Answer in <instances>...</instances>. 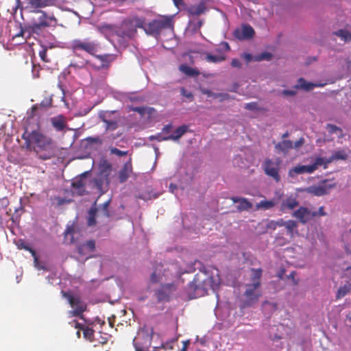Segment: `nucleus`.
Segmentation results:
<instances>
[{"label": "nucleus", "mask_w": 351, "mask_h": 351, "mask_svg": "<svg viewBox=\"0 0 351 351\" xmlns=\"http://www.w3.org/2000/svg\"><path fill=\"white\" fill-rule=\"evenodd\" d=\"M26 132L23 134L27 147L33 145L34 151L42 160H48L53 156L55 149L53 140L43 133L34 130L25 137Z\"/></svg>", "instance_id": "f257e3e1"}, {"label": "nucleus", "mask_w": 351, "mask_h": 351, "mask_svg": "<svg viewBox=\"0 0 351 351\" xmlns=\"http://www.w3.org/2000/svg\"><path fill=\"white\" fill-rule=\"evenodd\" d=\"M174 27V16H162L160 19H154L148 23L144 24L143 29L147 35L152 36L154 37H158L162 31L164 29L173 30Z\"/></svg>", "instance_id": "f03ea898"}, {"label": "nucleus", "mask_w": 351, "mask_h": 351, "mask_svg": "<svg viewBox=\"0 0 351 351\" xmlns=\"http://www.w3.org/2000/svg\"><path fill=\"white\" fill-rule=\"evenodd\" d=\"M143 19L133 17L124 20L119 26V38H132L137 33V28L144 27Z\"/></svg>", "instance_id": "7ed1b4c3"}, {"label": "nucleus", "mask_w": 351, "mask_h": 351, "mask_svg": "<svg viewBox=\"0 0 351 351\" xmlns=\"http://www.w3.org/2000/svg\"><path fill=\"white\" fill-rule=\"evenodd\" d=\"M220 284V278L218 274L216 276H208L200 280L196 275L191 284V289L197 292V294L204 295L207 293L208 289L215 291Z\"/></svg>", "instance_id": "20e7f679"}, {"label": "nucleus", "mask_w": 351, "mask_h": 351, "mask_svg": "<svg viewBox=\"0 0 351 351\" xmlns=\"http://www.w3.org/2000/svg\"><path fill=\"white\" fill-rule=\"evenodd\" d=\"M98 48V43L90 41L88 39H75L71 43V49L77 57H79L78 52L80 51H84L91 56H95Z\"/></svg>", "instance_id": "39448f33"}, {"label": "nucleus", "mask_w": 351, "mask_h": 351, "mask_svg": "<svg viewBox=\"0 0 351 351\" xmlns=\"http://www.w3.org/2000/svg\"><path fill=\"white\" fill-rule=\"evenodd\" d=\"M62 295L67 299L69 304L73 308L70 311L71 316L80 317L84 318L83 313L86 310V304L84 302L79 295L73 294L71 292L62 291Z\"/></svg>", "instance_id": "423d86ee"}, {"label": "nucleus", "mask_w": 351, "mask_h": 351, "mask_svg": "<svg viewBox=\"0 0 351 351\" xmlns=\"http://www.w3.org/2000/svg\"><path fill=\"white\" fill-rule=\"evenodd\" d=\"M282 160L277 158L275 160L266 158L263 164V169L267 176L271 178L275 182L280 181V170Z\"/></svg>", "instance_id": "0eeeda50"}, {"label": "nucleus", "mask_w": 351, "mask_h": 351, "mask_svg": "<svg viewBox=\"0 0 351 351\" xmlns=\"http://www.w3.org/2000/svg\"><path fill=\"white\" fill-rule=\"evenodd\" d=\"M324 162V158L317 157L315 158L313 164L310 165H298L291 169L289 171V175L293 177L295 175L303 173H312L322 166Z\"/></svg>", "instance_id": "6e6552de"}, {"label": "nucleus", "mask_w": 351, "mask_h": 351, "mask_svg": "<svg viewBox=\"0 0 351 351\" xmlns=\"http://www.w3.org/2000/svg\"><path fill=\"white\" fill-rule=\"evenodd\" d=\"M258 282L247 285V289L244 293V295L245 296V299L243 302L244 307L250 306L258 301L261 296V292L258 290Z\"/></svg>", "instance_id": "1a4fd4ad"}, {"label": "nucleus", "mask_w": 351, "mask_h": 351, "mask_svg": "<svg viewBox=\"0 0 351 351\" xmlns=\"http://www.w3.org/2000/svg\"><path fill=\"white\" fill-rule=\"evenodd\" d=\"M56 0H17V7L20 8L38 9L51 6Z\"/></svg>", "instance_id": "9d476101"}, {"label": "nucleus", "mask_w": 351, "mask_h": 351, "mask_svg": "<svg viewBox=\"0 0 351 351\" xmlns=\"http://www.w3.org/2000/svg\"><path fill=\"white\" fill-rule=\"evenodd\" d=\"M292 216L301 223L306 224L315 218V213H312L307 207L300 206L293 213Z\"/></svg>", "instance_id": "9b49d317"}, {"label": "nucleus", "mask_w": 351, "mask_h": 351, "mask_svg": "<svg viewBox=\"0 0 351 351\" xmlns=\"http://www.w3.org/2000/svg\"><path fill=\"white\" fill-rule=\"evenodd\" d=\"M327 182L328 180H325L323 181L321 185L311 186L308 188L307 191L316 196H322L326 195L329 193V191L331 189L336 186V184L335 182L327 184Z\"/></svg>", "instance_id": "f8f14e48"}, {"label": "nucleus", "mask_w": 351, "mask_h": 351, "mask_svg": "<svg viewBox=\"0 0 351 351\" xmlns=\"http://www.w3.org/2000/svg\"><path fill=\"white\" fill-rule=\"evenodd\" d=\"M176 289V286L173 283H167L163 285L161 288L155 293L158 302L168 301L170 293Z\"/></svg>", "instance_id": "ddd939ff"}, {"label": "nucleus", "mask_w": 351, "mask_h": 351, "mask_svg": "<svg viewBox=\"0 0 351 351\" xmlns=\"http://www.w3.org/2000/svg\"><path fill=\"white\" fill-rule=\"evenodd\" d=\"M37 12H40L41 15L38 18V23L34 24L35 27L40 29L41 27L51 26L53 23H56V19L53 14L47 15V13L43 11L38 10Z\"/></svg>", "instance_id": "4468645a"}, {"label": "nucleus", "mask_w": 351, "mask_h": 351, "mask_svg": "<svg viewBox=\"0 0 351 351\" xmlns=\"http://www.w3.org/2000/svg\"><path fill=\"white\" fill-rule=\"evenodd\" d=\"M132 158H130L128 161L124 163L121 169L119 171V180L121 183L127 181L130 175L132 173Z\"/></svg>", "instance_id": "2eb2a0df"}, {"label": "nucleus", "mask_w": 351, "mask_h": 351, "mask_svg": "<svg viewBox=\"0 0 351 351\" xmlns=\"http://www.w3.org/2000/svg\"><path fill=\"white\" fill-rule=\"evenodd\" d=\"M98 29L108 39H110V37L114 36L119 37V26L110 24H103L98 27Z\"/></svg>", "instance_id": "dca6fc26"}, {"label": "nucleus", "mask_w": 351, "mask_h": 351, "mask_svg": "<svg viewBox=\"0 0 351 351\" xmlns=\"http://www.w3.org/2000/svg\"><path fill=\"white\" fill-rule=\"evenodd\" d=\"M254 29L249 25H243L241 30L237 29L234 35L239 39H250L254 35Z\"/></svg>", "instance_id": "f3484780"}, {"label": "nucleus", "mask_w": 351, "mask_h": 351, "mask_svg": "<svg viewBox=\"0 0 351 351\" xmlns=\"http://www.w3.org/2000/svg\"><path fill=\"white\" fill-rule=\"evenodd\" d=\"M115 112H107L103 115H100V119L104 122L106 125V130H112L114 131L118 128L117 120H111L110 119L111 115L114 114Z\"/></svg>", "instance_id": "a211bd4d"}, {"label": "nucleus", "mask_w": 351, "mask_h": 351, "mask_svg": "<svg viewBox=\"0 0 351 351\" xmlns=\"http://www.w3.org/2000/svg\"><path fill=\"white\" fill-rule=\"evenodd\" d=\"M230 199L234 203H239L237 208L239 211L248 210L253 206L252 204L248 201L247 199L244 197H232Z\"/></svg>", "instance_id": "6ab92c4d"}, {"label": "nucleus", "mask_w": 351, "mask_h": 351, "mask_svg": "<svg viewBox=\"0 0 351 351\" xmlns=\"http://www.w3.org/2000/svg\"><path fill=\"white\" fill-rule=\"evenodd\" d=\"M348 154L343 150H339L335 152L332 156L328 158H324L323 166L324 169L328 168V164L337 160H346Z\"/></svg>", "instance_id": "aec40b11"}, {"label": "nucleus", "mask_w": 351, "mask_h": 351, "mask_svg": "<svg viewBox=\"0 0 351 351\" xmlns=\"http://www.w3.org/2000/svg\"><path fill=\"white\" fill-rule=\"evenodd\" d=\"M95 249V241L94 240H90L86 241L85 243L80 245L77 247V252L82 256L86 255L88 252H92Z\"/></svg>", "instance_id": "412c9836"}, {"label": "nucleus", "mask_w": 351, "mask_h": 351, "mask_svg": "<svg viewBox=\"0 0 351 351\" xmlns=\"http://www.w3.org/2000/svg\"><path fill=\"white\" fill-rule=\"evenodd\" d=\"M206 10V7L204 3L201 2L197 5H191L187 12L189 15L197 16L204 14Z\"/></svg>", "instance_id": "4be33fe9"}, {"label": "nucleus", "mask_w": 351, "mask_h": 351, "mask_svg": "<svg viewBox=\"0 0 351 351\" xmlns=\"http://www.w3.org/2000/svg\"><path fill=\"white\" fill-rule=\"evenodd\" d=\"M299 205L298 201L294 197H288L281 204V210H293Z\"/></svg>", "instance_id": "5701e85b"}, {"label": "nucleus", "mask_w": 351, "mask_h": 351, "mask_svg": "<svg viewBox=\"0 0 351 351\" xmlns=\"http://www.w3.org/2000/svg\"><path fill=\"white\" fill-rule=\"evenodd\" d=\"M51 124L57 131H62L66 126L64 117L62 115L52 118Z\"/></svg>", "instance_id": "b1692460"}, {"label": "nucleus", "mask_w": 351, "mask_h": 351, "mask_svg": "<svg viewBox=\"0 0 351 351\" xmlns=\"http://www.w3.org/2000/svg\"><path fill=\"white\" fill-rule=\"evenodd\" d=\"M322 86V85H320V86ZM316 86H319V85L311 82H308L304 78L300 77L298 79V83L295 86V88L298 89H303L308 91L312 90L314 87Z\"/></svg>", "instance_id": "393cba45"}, {"label": "nucleus", "mask_w": 351, "mask_h": 351, "mask_svg": "<svg viewBox=\"0 0 351 351\" xmlns=\"http://www.w3.org/2000/svg\"><path fill=\"white\" fill-rule=\"evenodd\" d=\"M285 227L287 230V234H289L291 238H293L295 234H298V223L295 221H286V224Z\"/></svg>", "instance_id": "a878e982"}, {"label": "nucleus", "mask_w": 351, "mask_h": 351, "mask_svg": "<svg viewBox=\"0 0 351 351\" xmlns=\"http://www.w3.org/2000/svg\"><path fill=\"white\" fill-rule=\"evenodd\" d=\"M189 128L186 125L178 127L172 134L168 136L169 140H179L188 130Z\"/></svg>", "instance_id": "bb28decb"}, {"label": "nucleus", "mask_w": 351, "mask_h": 351, "mask_svg": "<svg viewBox=\"0 0 351 351\" xmlns=\"http://www.w3.org/2000/svg\"><path fill=\"white\" fill-rule=\"evenodd\" d=\"M180 71L190 77H197L199 75V71L196 69H193L186 64L180 66Z\"/></svg>", "instance_id": "cd10ccee"}, {"label": "nucleus", "mask_w": 351, "mask_h": 351, "mask_svg": "<svg viewBox=\"0 0 351 351\" xmlns=\"http://www.w3.org/2000/svg\"><path fill=\"white\" fill-rule=\"evenodd\" d=\"M275 148L283 153H287L289 150L293 148V143L289 140H285L277 143Z\"/></svg>", "instance_id": "c85d7f7f"}, {"label": "nucleus", "mask_w": 351, "mask_h": 351, "mask_svg": "<svg viewBox=\"0 0 351 351\" xmlns=\"http://www.w3.org/2000/svg\"><path fill=\"white\" fill-rule=\"evenodd\" d=\"M276 204V201L273 199L270 200H262L258 204H256V208L257 209H262L264 210H269L275 206Z\"/></svg>", "instance_id": "c756f323"}, {"label": "nucleus", "mask_w": 351, "mask_h": 351, "mask_svg": "<svg viewBox=\"0 0 351 351\" xmlns=\"http://www.w3.org/2000/svg\"><path fill=\"white\" fill-rule=\"evenodd\" d=\"M351 290V283L347 282L343 286L340 287L337 291L336 298L340 299L347 295Z\"/></svg>", "instance_id": "7c9ffc66"}, {"label": "nucleus", "mask_w": 351, "mask_h": 351, "mask_svg": "<svg viewBox=\"0 0 351 351\" xmlns=\"http://www.w3.org/2000/svg\"><path fill=\"white\" fill-rule=\"evenodd\" d=\"M89 64V61L84 58H81L79 60H73L69 64L70 67L75 69H82Z\"/></svg>", "instance_id": "2f4dec72"}, {"label": "nucleus", "mask_w": 351, "mask_h": 351, "mask_svg": "<svg viewBox=\"0 0 351 351\" xmlns=\"http://www.w3.org/2000/svg\"><path fill=\"white\" fill-rule=\"evenodd\" d=\"M97 59L101 62V64L97 69L108 68L110 66V60H109L110 55H96L94 56Z\"/></svg>", "instance_id": "473e14b6"}, {"label": "nucleus", "mask_w": 351, "mask_h": 351, "mask_svg": "<svg viewBox=\"0 0 351 351\" xmlns=\"http://www.w3.org/2000/svg\"><path fill=\"white\" fill-rule=\"evenodd\" d=\"M206 60L208 62L218 63V62H223V60H225L226 56L223 54L215 56V55L207 53L206 56Z\"/></svg>", "instance_id": "72a5a7b5"}, {"label": "nucleus", "mask_w": 351, "mask_h": 351, "mask_svg": "<svg viewBox=\"0 0 351 351\" xmlns=\"http://www.w3.org/2000/svg\"><path fill=\"white\" fill-rule=\"evenodd\" d=\"M333 34L340 37L341 40H344L345 42L351 41V33L346 30L339 29L337 32H334Z\"/></svg>", "instance_id": "f704fd0d"}, {"label": "nucleus", "mask_w": 351, "mask_h": 351, "mask_svg": "<svg viewBox=\"0 0 351 351\" xmlns=\"http://www.w3.org/2000/svg\"><path fill=\"white\" fill-rule=\"evenodd\" d=\"M252 284L258 283V287L261 286L260 280L262 276V269H252Z\"/></svg>", "instance_id": "c9c22d12"}, {"label": "nucleus", "mask_w": 351, "mask_h": 351, "mask_svg": "<svg viewBox=\"0 0 351 351\" xmlns=\"http://www.w3.org/2000/svg\"><path fill=\"white\" fill-rule=\"evenodd\" d=\"M97 209L96 208L91 207L88 211V225L92 226L96 224L95 217L97 215Z\"/></svg>", "instance_id": "e433bc0d"}, {"label": "nucleus", "mask_w": 351, "mask_h": 351, "mask_svg": "<svg viewBox=\"0 0 351 351\" xmlns=\"http://www.w3.org/2000/svg\"><path fill=\"white\" fill-rule=\"evenodd\" d=\"M110 204V200L105 202L100 209L97 211L101 213L104 216L109 217L110 216V212L108 210V206Z\"/></svg>", "instance_id": "4c0bfd02"}, {"label": "nucleus", "mask_w": 351, "mask_h": 351, "mask_svg": "<svg viewBox=\"0 0 351 351\" xmlns=\"http://www.w3.org/2000/svg\"><path fill=\"white\" fill-rule=\"evenodd\" d=\"M94 332L93 328L86 326L83 330L84 336L86 339L92 341L94 337Z\"/></svg>", "instance_id": "58836bf2"}, {"label": "nucleus", "mask_w": 351, "mask_h": 351, "mask_svg": "<svg viewBox=\"0 0 351 351\" xmlns=\"http://www.w3.org/2000/svg\"><path fill=\"white\" fill-rule=\"evenodd\" d=\"M53 99L51 97H45L44 99H43L40 103V106L43 108H49L52 106Z\"/></svg>", "instance_id": "ea45409f"}, {"label": "nucleus", "mask_w": 351, "mask_h": 351, "mask_svg": "<svg viewBox=\"0 0 351 351\" xmlns=\"http://www.w3.org/2000/svg\"><path fill=\"white\" fill-rule=\"evenodd\" d=\"M272 58V55L271 53H269V52H263L259 55H258L256 57V60H258V61H261V60H271Z\"/></svg>", "instance_id": "a19ab883"}, {"label": "nucleus", "mask_w": 351, "mask_h": 351, "mask_svg": "<svg viewBox=\"0 0 351 351\" xmlns=\"http://www.w3.org/2000/svg\"><path fill=\"white\" fill-rule=\"evenodd\" d=\"M110 151L112 154H115L118 156H125L128 154V151H121L116 147L110 148Z\"/></svg>", "instance_id": "79ce46f5"}, {"label": "nucleus", "mask_w": 351, "mask_h": 351, "mask_svg": "<svg viewBox=\"0 0 351 351\" xmlns=\"http://www.w3.org/2000/svg\"><path fill=\"white\" fill-rule=\"evenodd\" d=\"M84 186H85V184L82 179H79L73 182V183H72V186L74 189H79V190L84 189Z\"/></svg>", "instance_id": "37998d69"}, {"label": "nucleus", "mask_w": 351, "mask_h": 351, "mask_svg": "<svg viewBox=\"0 0 351 351\" xmlns=\"http://www.w3.org/2000/svg\"><path fill=\"white\" fill-rule=\"evenodd\" d=\"M150 141L156 140L158 141H169L168 136H164L161 134H157L156 135H152L149 136Z\"/></svg>", "instance_id": "c03bdc74"}, {"label": "nucleus", "mask_w": 351, "mask_h": 351, "mask_svg": "<svg viewBox=\"0 0 351 351\" xmlns=\"http://www.w3.org/2000/svg\"><path fill=\"white\" fill-rule=\"evenodd\" d=\"M47 51L46 48H43V49L39 51V56L43 61L49 62L50 60L47 57Z\"/></svg>", "instance_id": "a18cd8bd"}, {"label": "nucleus", "mask_w": 351, "mask_h": 351, "mask_svg": "<svg viewBox=\"0 0 351 351\" xmlns=\"http://www.w3.org/2000/svg\"><path fill=\"white\" fill-rule=\"evenodd\" d=\"M86 140L90 143H96V144H99V145H101L102 143V140L99 136H96V137L90 136V137H88L86 138Z\"/></svg>", "instance_id": "49530a36"}, {"label": "nucleus", "mask_w": 351, "mask_h": 351, "mask_svg": "<svg viewBox=\"0 0 351 351\" xmlns=\"http://www.w3.org/2000/svg\"><path fill=\"white\" fill-rule=\"evenodd\" d=\"M312 213H315V217L327 215V213L324 211V206H320L318 211H312Z\"/></svg>", "instance_id": "de8ad7c7"}, {"label": "nucleus", "mask_w": 351, "mask_h": 351, "mask_svg": "<svg viewBox=\"0 0 351 351\" xmlns=\"http://www.w3.org/2000/svg\"><path fill=\"white\" fill-rule=\"evenodd\" d=\"M245 108L249 110H258V105L256 102L247 103L245 106Z\"/></svg>", "instance_id": "09e8293b"}, {"label": "nucleus", "mask_w": 351, "mask_h": 351, "mask_svg": "<svg viewBox=\"0 0 351 351\" xmlns=\"http://www.w3.org/2000/svg\"><path fill=\"white\" fill-rule=\"evenodd\" d=\"M231 66L232 67L240 69L241 67V66H242V64H241V61L239 59L234 58V59L232 60Z\"/></svg>", "instance_id": "8fccbe9b"}, {"label": "nucleus", "mask_w": 351, "mask_h": 351, "mask_svg": "<svg viewBox=\"0 0 351 351\" xmlns=\"http://www.w3.org/2000/svg\"><path fill=\"white\" fill-rule=\"evenodd\" d=\"M266 228L267 229H270V230H276L277 228V226L276 225V221H269L267 225H266Z\"/></svg>", "instance_id": "3c124183"}, {"label": "nucleus", "mask_w": 351, "mask_h": 351, "mask_svg": "<svg viewBox=\"0 0 351 351\" xmlns=\"http://www.w3.org/2000/svg\"><path fill=\"white\" fill-rule=\"evenodd\" d=\"M175 6L178 8H180L182 7L185 6V3L184 0H172Z\"/></svg>", "instance_id": "603ef678"}, {"label": "nucleus", "mask_w": 351, "mask_h": 351, "mask_svg": "<svg viewBox=\"0 0 351 351\" xmlns=\"http://www.w3.org/2000/svg\"><path fill=\"white\" fill-rule=\"evenodd\" d=\"M282 94L285 96H294L296 94V91L293 90H284Z\"/></svg>", "instance_id": "864d4df0"}, {"label": "nucleus", "mask_w": 351, "mask_h": 351, "mask_svg": "<svg viewBox=\"0 0 351 351\" xmlns=\"http://www.w3.org/2000/svg\"><path fill=\"white\" fill-rule=\"evenodd\" d=\"M73 323L74 324V327L75 328H78L80 330H82V331L84 330V329L85 328L86 326H84V325H83L82 324H80L79 322H77V321L74 320L73 322Z\"/></svg>", "instance_id": "5fc2aeb1"}, {"label": "nucleus", "mask_w": 351, "mask_h": 351, "mask_svg": "<svg viewBox=\"0 0 351 351\" xmlns=\"http://www.w3.org/2000/svg\"><path fill=\"white\" fill-rule=\"evenodd\" d=\"M23 248L26 250L29 251L31 252L32 255L34 257L35 260H37L36 253L34 250L29 247V246H25V245L23 246Z\"/></svg>", "instance_id": "6e6d98bb"}, {"label": "nucleus", "mask_w": 351, "mask_h": 351, "mask_svg": "<svg viewBox=\"0 0 351 351\" xmlns=\"http://www.w3.org/2000/svg\"><path fill=\"white\" fill-rule=\"evenodd\" d=\"M276 221V225L277 226V227L285 226L286 221H284L282 219H280L278 221Z\"/></svg>", "instance_id": "4d7b16f0"}, {"label": "nucleus", "mask_w": 351, "mask_h": 351, "mask_svg": "<svg viewBox=\"0 0 351 351\" xmlns=\"http://www.w3.org/2000/svg\"><path fill=\"white\" fill-rule=\"evenodd\" d=\"M171 128H172L171 124L166 125L163 127L162 132L165 133H169V132H170Z\"/></svg>", "instance_id": "13d9d810"}, {"label": "nucleus", "mask_w": 351, "mask_h": 351, "mask_svg": "<svg viewBox=\"0 0 351 351\" xmlns=\"http://www.w3.org/2000/svg\"><path fill=\"white\" fill-rule=\"evenodd\" d=\"M304 142V141L303 138H300L298 141H295V145H294L295 147L298 148V147L302 146L303 145Z\"/></svg>", "instance_id": "bf43d9fd"}, {"label": "nucleus", "mask_w": 351, "mask_h": 351, "mask_svg": "<svg viewBox=\"0 0 351 351\" xmlns=\"http://www.w3.org/2000/svg\"><path fill=\"white\" fill-rule=\"evenodd\" d=\"M169 191H170L171 193H175V191H176V190H177L178 186H177V185H176V184L171 183V184H169Z\"/></svg>", "instance_id": "052dcab7"}, {"label": "nucleus", "mask_w": 351, "mask_h": 351, "mask_svg": "<svg viewBox=\"0 0 351 351\" xmlns=\"http://www.w3.org/2000/svg\"><path fill=\"white\" fill-rule=\"evenodd\" d=\"M134 111L137 112L140 114H143L145 112V108L143 107H136L134 108Z\"/></svg>", "instance_id": "680f3d73"}, {"label": "nucleus", "mask_w": 351, "mask_h": 351, "mask_svg": "<svg viewBox=\"0 0 351 351\" xmlns=\"http://www.w3.org/2000/svg\"><path fill=\"white\" fill-rule=\"evenodd\" d=\"M73 230L71 228H69L65 230V237L68 236L69 234H71L73 233Z\"/></svg>", "instance_id": "e2e57ef3"}, {"label": "nucleus", "mask_w": 351, "mask_h": 351, "mask_svg": "<svg viewBox=\"0 0 351 351\" xmlns=\"http://www.w3.org/2000/svg\"><path fill=\"white\" fill-rule=\"evenodd\" d=\"M202 24H203L202 21H201V20L198 21L197 24L195 26V29H199L201 28V27L202 26Z\"/></svg>", "instance_id": "0e129e2a"}, {"label": "nucleus", "mask_w": 351, "mask_h": 351, "mask_svg": "<svg viewBox=\"0 0 351 351\" xmlns=\"http://www.w3.org/2000/svg\"><path fill=\"white\" fill-rule=\"evenodd\" d=\"M151 281L152 282H156L158 281L157 276H156L155 273H153L151 276Z\"/></svg>", "instance_id": "69168bd1"}, {"label": "nucleus", "mask_w": 351, "mask_h": 351, "mask_svg": "<svg viewBox=\"0 0 351 351\" xmlns=\"http://www.w3.org/2000/svg\"><path fill=\"white\" fill-rule=\"evenodd\" d=\"M328 126L331 128V132H332L341 130L338 127H337L335 125H329Z\"/></svg>", "instance_id": "338daca9"}, {"label": "nucleus", "mask_w": 351, "mask_h": 351, "mask_svg": "<svg viewBox=\"0 0 351 351\" xmlns=\"http://www.w3.org/2000/svg\"><path fill=\"white\" fill-rule=\"evenodd\" d=\"M189 341H186V342L184 343V346L182 348V351H186V350L187 346L189 345Z\"/></svg>", "instance_id": "774afa93"}]
</instances>
